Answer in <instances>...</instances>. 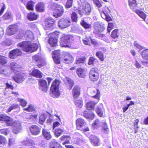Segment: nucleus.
<instances>
[{
	"instance_id": "1",
	"label": "nucleus",
	"mask_w": 148,
	"mask_h": 148,
	"mask_svg": "<svg viewBox=\"0 0 148 148\" xmlns=\"http://www.w3.org/2000/svg\"><path fill=\"white\" fill-rule=\"evenodd\" d=\"M100 92L98 89H97L96 94L93 97L97 99L96 102L89 101L86 103V107L88 110H85L83 113V116L87 119L92 120L94 118L95 115L92 111L88 110H93L95 106L99 99Z\"/></svg>"
},
{
	"instance_id": "2",
	"label": "nucleus",
	"mask_w": 148,
	"mask_h": 148,
	"mask_svg": "<svg viewBox=\"0 0 148 148\" xmlns=\"http://www.w3.org/2000/svg\"><path fill=\"white\" fill-rule=\"evenodd\" d=\"M0 121H5L7 126L12 125L13 132L15 134L19 132L21 130V126L19 121H14L12 118L3 114L0 115Z\"/></svg>"
},
{
	"instance_id": "3",
	"label": "nucleus",
	"mask_w": 148,
	"mask_h": 148,
	"mask_svg": "<svg viewBox=\"0 0 148 148\" xmlns=\"http://www.w3.org/2000/svg\"><path fill=\"white\" fill-rule=\"evenodd\" d=\"M17 46L26 52H32L36 51L38 47L37 44H32L29 41H23L17 44Z\"/></svg>"
},
{
	"instance_id": "4",
	"label": "nucleus",
	"mask_w": 148,
	"mask_h": 148,
	"mask_svg": "<svg viewBox=\"0 0 148 148\" xmlns=\"http://www.w3.org/2000/svg\"><path fill=\"white\" fill-rule=\"evenodd\" d=\"M60 83V82L58 80H56L52 83L50 90V94L51 97L56 98L60 95L59 89Z\"/></svg>"
},
{
	"instance_id": "5",
	"label": "nucleus",
	"mask_w": 148,
	"mask_h": 148,
	"mask_svg": "<svg viewBox=\"0 0 148 148\" xmlns=\"http://www.w3.org/2000/svg\"><path fill=\"white\" fill-rule=\"evenodd\" d=\"M50 8L54 10L53 16L56 18L61 16L64 11L63 7L59 4L53 3L49 5Z\"/></svg>"
},
{
	"instance_id": "6",
	"label": "nucleus",
	"mask_w": 148,
	"mask_h": 148,
	"mask_svg": "<svg viewBox=\"0 0 148 148\" xmlns=\"http://www.w3.org/2000/svg\"><path fill=\"white\" fill-rule=\"evenodd\" d=\"M93 33L97 37H104L105 34H103L101 33L104 30L103 27L101 25L99 22L95 23L94 25Z\"/></svg>"
},
{
	"instance_id": "7",
	"label": "nucleus",
	"mask_w": 148,
	"mask_h": 148,
	"mask_svg": "<svg viewBox=\"0 0 148 148\" xmlns=\"http://www.w3.org/2000/svg\"><path fill=\"white\" fill-rule=\"evenodd\" d=\"M59 33L57 31L50 33L49 35L48 42L52 47L56 46L57 44V38L59 37Z\"/></svg>"
},
{
	"instance_id": "8",
	"label": "nucleus",
	"mask_w": 148,
	"mask_h": 148,
	"mask_svg": "<svg viewBox=\"0 0 148 148\" xmlns=\"http://www.w3.org/2000/svg\"><path fill=\"white\" fill-rule=\"evenodd\" d=\"M15 75L12 77V78L17 83H20L23 82L26 78L25 74L20 71L14 73Z\"/></svg>"
},
{
	"instance_id": "9",
	"label": "nucleus",
	"mask_w": 148,
	"mask_h": 148,
	"mask_svg": "<svg viewBox=\"0 0 148 148\" xmlns=\"http://www.w3.org/2000/svg\"><path fill=\"white\" fill-rule=\"evenodd\" d=\"M89 76L90 80L92 81H96L99 78L98 71L97 68H93L90 71Z\"/></svg>"
},
{
	"instance_id": "10",
	"label": "nucleus",
	"mask_w": 148,
	"mask_h": 148,
	"mask_svg": "<svg viewBox=\"0 0 148 148\" xmlns=\"http://www.w3.org/2000/svg\"><path fill=\"white\" fill-rule=\"evenodd\" d=\"M18 27L16 25H11L8 26L6 31V34L9 36L14 34L18 30Z\"/></svg>"
},
{
	"instance_id": "11",
	"label": "nucleus",
	"mask_w": 148,
	"mask_h": 148,
	"mask_svg": "<svg viewBox=\"0 0 148 148\" xmlns=\"http://www.w3.org/2000/svg\"><path fill=\"white\" fill-rule=\"evenodd\" d=\"M32 59L38 63V67L40 68L43 65L44 61L40 54H38L33 56Z\"/></svg>"
},
{
	"instance_id": "12",
	"label": "nucleus",
	"mask_w": 148,
	"mask_h": 148,
	"mask_svg": "<svg viewBox=\"0 0 148 148\" xmlns=\"http://www.w3.org/2000/svg\"><path fill=\"white\" fill-rule=\"evenodd\" d=\"M21 51L19 49H16L11 51L9 52V57L11 59L16 58L18 56L21 55Z\"/></svg>"
},
{
	"instance_id": "13",
	"label": "nucleus",
	"mask_w": 148,
	"mask_h": 148,
	"mask_svg": "<svg viewBox=\"0 0 148 148\" xmlns=\"http://www.w3.org/2000/svg\"><path fill=\"white\" fill-rule=\"evenodd\" d=\"M74 40V37L72 35H65V47L72 48L71 44Z\"/></svg>"
},
{
	"instance_id": "14",
	"label": "nucleus",
	"mask_w": 148,
	"mask_h": 148,
	"mask_svg": "<svg viewBox=\"0 0 148 148\" xmlns=\"http://www.w3.org/2000/svg\"><path fill=\"white\" fill-rule=\"evenodd\" d=\"M106 8V10L103 9L101 15L103 18L106 19L107 21H109L112 20L111 18L108 14V13L110 11L108 7H107Z\"/></svg>"
},
{
	"instance_id": "15",
	"label": "nucleus",
	"mask_w": 148,
	"mask_h": 148,
	"mask_svg": "<svg viewBox=\"0 0 148 148\" xmlns=\"http://www.w3.org/2000/svg\"><path fill=\"white\" fill-rule=\"evenodd\" d=\"M60 50H56L52 53V56L55 62L57 64H58L60 63L59 59L60 57Z\"/></svg>"
},
{
	"instance_id": "16",
	"label": "nucleus",
	"mask_w": 148,
	"mask_h": 148,
	"mask_svg": "<svg viewBox=\"0 0 148 148\" xmlns=\"http://www.w3.org/2000/svg\"><path fill=\"white\" fill-rule=\"evenodd\" d=\"M39 89L44 92L47 91V85L46 81L43 79H40L39 80Z\"/></svg>"
},
{
	"instance_id": "17",
	"label": "nucleus",
	"mask_w": 148,
	"mask_h": 148,
	"mask_svg": "<svg viewBox=\"0 0 148 148\" xmlns=\"http://www.w3.org/2000/svg\"><path fill=\"white\" fill-rule=\"evenodd\" d=\"M72 94L74 99L77 98L80 94V87L76 85L72 90Z\"/></svg>"
},
{
	"instance_id": "18",
	"label": "nucleus",
	"mask_w": 148,
	"mask_h": 148,
	"mask_svg": "<svg viewBox=\"0 0 148 148\" xmlns=\"http://www.w3.org/2000/svg\"><path fill=\"white\" fill-rule=\"evenodd\" d=\"M42 134L44 138L47 140L50 139L52 138V136L49 130L47 129H43Z\"/></svg>"
},
{
	"instance_id": "19",
	"label": "nucleus",
	"mask_w": 148,
	"mask_h": 148,
	"mask_svg": "<svg viewBox=\"0 0 148 148\" xmlns=\"http://www.w3.org/2000/svg\"><path fill=\"white\" fill-rule=\"evenodd\" d=\"M77 127L79 130H81L82 127L86 125V124L84 121L81 118H78L76 121Z\"/></svg>"
},
{
	"instance_id": "20",
	"label": "nucleus",
	"mask_w": 148,
	"mask_h": 148,
	"mask_svg": "<svg viewBox=\"0 0 148 148\" xmlns=\"http://www.w3.org/2000/svg\"><path fill=\"white\" fill-rule=\"evenodd\" d=\"M10 67L12 70L15 73V72H19L20 71V65L15 62H12L10 64Z\"/></svg>"
},
{
	"instance_id": "21",
	"label": "nucleus",
	"mask_w": 148,
	"mask_h": 148,
	"mask_svg": "<svg viewBox=\"0 0 148 148\" xmlns=\"http://www.w3.org/2000/svg\"><path fill=\"white\" fill-rule=\"evenodd\" d=\"M31 133L34 135H37L40 132V129L37 126L33 125L30 127Z\"/></svg>"
},
{
	"instance_id": "22",
	"label": "nucleus",
	"mask_w": 148,
	"mask_h": 148,
	"mask_svg": "<svg viewBox=\"0 0 148 148\" xmlns=\"http://www.w3.org/2000/svg\"><path fill=\"white\" fill-rule=\"evenodd\" d=\"M65 80H66L65 82L66 87L68 89L71 90L74 84L73 81L70 78L67 77H65Z\"/></svg>"
},
{
	"instance_id": "23",
	"label": "nucleus",
	"mask_w": 148,
	"mask_h": 148,
	"mask_svg": "<svg viewBox=\"0 0 148 148\" xmlns=\"http://www.w3.org/2000/svg\"><path fill=\"white\" fill-rule=\"evenodd\" d=\"M1 18L5 21H10L12 19L13 16L11 12L7 11Z\"/></svg>"
},
{
	"instance_id": "24",
	"label": "nucleus",
	"mask_w": 148,
	"mask_h": 148,
	"mask_svg": "<svg viewBox=\"0 0 148 148\" xmlns=\"http://www.w3.org/2000/svg\"><path fill=\"white\" fill-rule=\"evenodd\" d=\"M53 25V23L50 21H45L44 27V29L45 30H51L52 29Z\"/></svg>"
},
{
	"instance_id": "25",
	"label": "nucleus",
	"mask_w": 148,
	"mask_h": 148,
	"mask_svg": "<svg viewBox=\"0 0 148 148\" xmlns=\"http://www.w3.org/2000/svg\"><path fill=\"white\" fill-rule=\"evenodd\" d=\"M27 17L29 20L33 21L37 19L38 18V15L35 13L32 12L28 14Z\"/></svg>"
},
{
	"instance_id": "26",
	"label": "nucleus",
	"mask_w": 148,
	"mask_h": 148,
	"mask_svg": "<svg viewBox=\"0 0 148 148\" xmlns=\"http://www.w3.org/2000/svg\"><path fill=\"white\" fill-rule=\"evenodd\" d=\"M50 148H61L60 144L55 140H53L49 143Z\"/></svg>"
},
{
	"instance_id": "27",
	"label": "nucleus",
	"mask_w": 148,
	"mask_h": 148,
	"mask_svg": "<svg viewBox=\"0 0 148 148\" xmlns=\"http://www.w3.org/2000/svg\"><path fill=\"white\" fill-rule=\"evenodd\" d=\"M41 73L38 70L34 69L30 74L37 78H40L42 77Z\"/></svg>"
},
{
	"instance_id": "28",
	"label": "nucleus",
	"mask_w": 148,
	"mask_h": 148,
	"mask_svg": "<svg viewBox=\"0 0 148 148\" xmlns=\"http://www.w3.org/2000/svg\"><path fill=\"white\" fill-rule=\"evenodd\" d=\"M65 64H69L72 62L73 58L71 55L68 53L65 52Z\"/></svg>"
},
{
	"instance_id": "29",
	"label": "nucleus",
	"mask_w": 148,
	"mask_h": 148,
	"mask_svg": "<svg viewBox=\"0 0 148 148\" xmlns=\"http://www.w3.org/2000/svg\"><path fill=\"white\" fill-rule=\"evenodd\" d=\"M0 73L6 75H10V72L9 69L6 68V67L3 66L0 67Z\"/></svg>"
},
{
	"instance_id": "30",
	"label": "nucleus",
	"mask_w": 148,
	"mask_h": 148,
	"mask_svg": "<svg viewBox=\"0 0 148 148\" xmlns=\"http://www.w3.org/2000/svg\"><path fill=\"white\" fill-rule=\"evenodd\" d=\"M80 24L85 29H89L91 27V24L86 19H83L80 22Z\"/></svg>"
},
{
	"instance_id": "31",
	"label": "nucleus",
	"mask_w": 148,
	"mask_h": 148,
	"mask_svg": "<svg viewBox=\"0 0 148 148\" xmlns=\"http://www.w3.org/2000/svg\"><path fill=\"white\" fill-rule=\"evenodd\" d=\"M76 72L77 75L80 78H84L85 75V70L82 68H77Z\"/></svg>"
},
{
	"instance_id": "32",
	"label": "nucleus",
	"mask_w": 148,
	"mask_h": 148,
	"mask_svg": "<svg viewBox=\"0 0 148 148\" xmlns=\"http://www.w3.org/2000/svg\"><path fill=\"white\" fill-rule=\"evenodd\" d=\"M103 123L100 122L98 120H96L92 123V126L94 129H97L100 126H102L103 125H102Z\"/></svg>"
},
{
	"instance_id": "33",
	"label": "nucleus",
	"mask_w": 148,
	"mask_h": 148,
	"mask_svg": "<svg viewBox=\"0 0 148 148\" xmlns=\"http://www.w3.org/2000/svg\"><path fill=\"white\" fill-rule=\"evenodd\" d=\"M22 144L27 146H33L35 145V143L34 141L29 139L24 140L22 142Z\"/></svg>"
},
{
	"instance_id": "34",
	"label": "nucleus",
	"mask_w": 148,
	"mask_h": 148,
	"mask_svg": "<svg viewBox=\"0 0 148 148\" xmlns=\"http://www.w3.org/2000/svg\"><path fill=\"white\" fill-rule=\"evenodd\" d=\"M118 30L115 29L112 32L111 35V37L113 38L112 41L114 42H116L117 40L118 35H117Z\"/></svg>"
},
{
	"instance_id": "35",
	"label": "nucleus",
	"mask_w": 148,
	"mask_h": 148,
	"mask_svg": "<svg viewBox=\"0 0 148 148\" xmlns=\"http://www.w3.org/2000/svg\"><path fill=\"white\" fill-rule=\"evenodd\" d=\"M99 139L96 136H94L92 139H90L91 143L94 146H97L98 145L99 142Z\"/></svg>"
},
{
	"instance_id": "36",
	"label": "nucleus",
	"mask_w": 148,
	"mask_h": 148,
	"mask_svg": "<svg viewBox=\"0 0 148 148\" xmlns=\"http://www.w3.org/2000/svg\"><path fill=\"white\" fill-rule=\"evenodd\" d=\"M71 31L75 33H80L82 32V28L76 26H73L71 28Z\"/></svg>"
},
{
	"instance_id": "37",
	"label": "nucleus",
	"mask_w": 148,
	"mask_h": 148,
	"mask_svg": "<svg viewBox=\"0 0 148 148\" xmlns=\"http://www.w3.org/2000/svg\"><path fill=\"white\" fill-rule=\"evenodd\" d=\"M85 59L86 58L84 56H82L80 58L77 57L75 62L76 64H83L84 62Z\"/></svg>"
},
{
	"instance_id": "38",
	"label": "nucleus",
	"mask_w": 148,
	"mask_h": 148,
	"mask_svg": "<svg viewBox=\"0 0 148 148\" xmlns=\"http://www.w3.org/2000/svg\"><path fill=\"white\" fill-rule=\"evenodd\" d=\"M44 3H40L37 5L36 8L37 11L42 12L44 10Z\"/></svg>"
},
{
	"instance_id": "39",
	"label": "nucleus",
	"mask_w": 148,
	"mask_h": 148,
	"mask_svg": "<svg viewBox=\"0 0 148 148\" xmlns=\"http://www.w3.org/2000/svg\"><path fill=\"white\" fill-rule=\"evenodd\" d=\"M102 124L103 125L102 126V132L105 134H107L109 132V129L108 128L107 124L105 122L103 123Z\"/></svg>"
},
{
	"instance_id": "40",
	"label": "nucleus",
	"mask_w": 148,
	"mask_h": 148,
	"mask_svg": "<svg viewBox=\"0 0 148 148\" xmlns=\"http://www.w3.org/2000/svg\"><path fill=\"white\" fill-rule=\"evenodd\" d=\"M84 10L87 15H89L90 14L91 11V8L90 5L88 3H86Z\"/></svg>"
},
{
	"instance_id": "41",
	"label": "nucleus",
	"mask_w": 148,
	"mask_h": 148,
	"mask_svg": "<svg viewBox=\"0 0 148 148\" xmlns=\"http://www.w3.org/2000/svg\"><path fill=\"white\" fill-rule=\"evenodd\" d=\"M102 106V105L101 104L97 106V109L96 110V112L97 114L100 117H102L103 116V112L102 111L101 107Z\"/></svg>"
},
{
	"instance_id": "42",
	"label": "nucleus",
	"mask_w": 148,
	"mask_h": 148,
	"mask_svg": "<svg viewBox=\"0 0 148 148\" xmlns=\"http://www.w3.org/2000/svg\"><path fill=\"white\" fill-rule=\"evenodd\" d=\"M142 58L146 60H148V49H145L141 53Z\"/></svg>"
},
{
	"instance_id": "43",
	"label": "nucleus",
	"mask_w": 148,
	"mask_h": 148,
	"mask_svg": "<svg viewBox=\"0 0 148 148\" xmlns=\"http://www.w3.org/2000/svg\"><path fill=\"white\" fill-rule=\"evenodd\" d=\"M25 35L30 40H33L34 39L33 34L32 32L30 30H27L25 33Z\"/></svg>"
},
{
	"instance_id": "44",
	"label": "nucleus",
	"mask_w": 148,
	"mask_h": 148,
	"mask_svg": "<svg viewBox=\"0 0 148 148\" xmlns=\"http://www.w3.org/2000/svg\"><path fill=\"white\" fill-rule=\"evenodd\" d=\"M34 4V3L32 1H28L26 5L27 8L29 10H33V7Z\"/></svg>"
},
{
	"instance_id": "45",
	"label": "nucleus",
	"mask_w": 148,
	"mask_h": 148,
	"mask_svg": "<svg viewBox=\"0 0 148 148\" xmlns=\"http://www.w3.org/2000/svg\"><path fill=\"white\" fill-rule=\"evenodd\" d=\"M129 5L131 8H134L136 7L137 3L136 0H129Z\"/></svg>"
},
{
	"instance_id": "46",
	"label": "nucleus",
	"mask_w": 148,
	"mask_h": 148,
	"mask_svg": "<svg viewBox=\"0 0 148 148\" xmlns=\"http://www.w3.org/2000/svg\"><path fill=\"white\" fill-rule=\"evenodd\" d=\"M17 108H20V106L16 104H12L7 110L6 112L8 113L10 112L12 110Z\"/></svg>"
},
{
	"instance_id": "47",
	"label": "nucleus",
	"mask_w": 148,
	"mask_h": 148,
	"mask_svg": "<svg viewBox=\"0 0 148 148\" xmlns=\"http://www.w3.org/2000/svg\"><path fill=\"white\" fill-rule=\"evenodd\" d=\"M93 2L96 7L100 8L102 7V3L103 2L101 0H92Z\"/></svg>"
},
{
	"instance_id": "48",
	"label": "nucleus",
	"mask_w": 148,
	"mask_h": 148,
	"mask_svg": "<svg viewBox=\"0 0 148 148\" xmlns=\"http://www.w3.org/2000/svg\"><path fill=\"white\" fill-rule=\"evenodd\" d=\"M46 118V115L45 114H41L39 117V123L42 125L44 123Z\"/></svg>"
},
{
	"instance_id": "49",
	"label": "nucleus",
	"mask_w": 148,
	"mask_h": 148,
	"mask_svg": "<svg viewBox=\"0 0 148 148\" xmlns=\"http://www.w3.org/2000/svg\"><path fill=\"white\" fill-rule=\"evenodd\" d=\"M17 100L20 102V105L23 107H25L27 104V101L23 99L18 98Z\"/></svg>"
},
{
	"instance_id": "50",
	"label": "nucleus",
	"mask_w": 148,
	"mask_h": 148,
	"mask_svg": "<svg viewBox=\"0 0 148 148\" xmlns=\"http://www.w3.org/2000/svg\"><path fill=\"white\" fill-rule=\"evenodd\" d=\"M64 132V129L57 128L55 130L54 134L56 136L59 137Z\"/></svg>"
},
{
	"instance_id": "51",
	"label": "nucleus",
	"mask_w": 148,
	"mask_h": 148,
	"mask_svg": "<svg viewBox=\"0 0 148 148\" xmlns=\"http://www.w3.org/2000/svg\"><path fill=\"white\" fill-rule=\"evenodd\" d=\"M59 27L62 29L65 28V19H61L58 22Z\"/></svg>"
},
{
	"instance_id": "52",
	"label": "nucleus",
	"mask_w": 148,
	"mask_h": 148,
	"mask_svg": "<svg viewBox=\"0 0 148 148\" xmlns=\"http://www.w3.org/2000/svg\"><path fill=\"white\" fill-rule=\"evenodd\" d=\"M74 99V101L76 105L77 106L80 108L82 106V100L81 99L78 100L77 98Z\"/></svg>"
},
{
	"instance_id": "53",
	"label": "nucleus",
	"mask_w": 148,
	"mask_h": 148,
	"mask_svg": "<svg viewBox=\"0 0 148 148\" xmlns=\"http://www.w3.org/2000/svg\"><path fill=\"white\" fill-rule=\"evenodd\" d=\"M136 12L141 18L143 19L144 21H145L146 15L143 12L140 11L138 10H137Z\"/></svg>"
},
{
	"instance_id": "54",
	"label": "nucleus",
	"mask_w": 148,
	"mask_h": 148,
	"mask_svg": "<svg viewBox=\"0 0 148 148\" xmlns=\"http://www.w3.org/2000/svg\"><path fill=\"white\" fill-rule=\"evenodd\" d=\"M60 45L62 47H65V34H63L60 41Z\"/></svg>"
},
{
	"instance_id": "55",
	"label": "nucleus",
	"mask_w": 148,
	"mask_h": 148,
	"mask_svg": "<svg viewBox=\"0 0 148 148\" xmlns=\"http://www.w3.org/2000/svg\"><path fill=\"white\" fill-rule=\"evenodd\" d=\"M96 56L101 61L104 60V57L103 54L101 51H99L96 52Z\"/></svg>"
},
{
	"instance_id": "56",
	"label": "nucleus",
	"mask_w": 148,
	"mask_h": 148,
	"mask_svg": "<svg viewBox=\"0 0 148 148\" xmlns=\"http://www.w3.org/2000/svg\"><path fill=\"white\" fill-rule=\"evenodd\" d=\"M24 32L23 30L19 31L18 34L16 36V38L17 39H22L23 36Z\"/></svg>"
},
{
	"instance_id": "57",
	"label": "nucleus",
	"mask_w": 148,
	"mask_h": 148,
	"mask_svg": "<svg viewBox=\"0 0 148 148\" xmlns=\"http://www.w3.org/2000/svg\"><path fill=\"white\" fill-rule=\"evenodd\" d=\"M23 110L28 112H32L34 111L35 108L33 106L30 105H29L27 107L24 108Z\"/></svg>"
},
{
	"instance_id": "58",
	"label": "nucleus",
	"mask_w": 148,
	"mask_h": 148,
	"mask_svg": "<svg viewBox=\"0 0 148 148\" xmlns=\"http://www.w3.org/2000/svg\"><path fill=\"white\" fill-rule=\"evenodd\" d=\"M73 0H68L65 4V8L67 9L71 8L72 6Z\"/></svg>"
},
{
	"instance_id": "59",
	"label": "nucleus",
	"mask_w": 148,
	"mask_h": 148,
	"mask_svg": "<svg viewBox=\"0 0 148 148\" xmlns=\"http://www.w3.org/2000/svg\"><path fill=\"white\" fill-rule=\"evenodd\" d=\"M6 58L4 56L0 55V64H4L7 63Z\"/></svg>"
},
{
	"instance_id": "60",
	"label": "nucleus",
	"mask_w": 148,
	"mask_h": 148,
	"mask_svg": "<svg viewBox=\"0 0 148 148\" xmlns=\"http://www.w3.org/2000/svg\"><path fill=\"white\" fill-rule=\"evenodd\" d=\"M7 143V141L5 138L2 136H0V144L5 145Z\"/></svg>"
},
{
	"instance_id": "61",
	"label": "nucleus",
	"mask_w": 148,
	"mask_h": 148,
	"mask_svg": "<svg viewBox=\"0 0 148 148\" xmlns=\"http://www.w3.org/2000/svg\"><path fill=\"white\" fill-rule=\"evenodd\" d=\"M114 25L112 23H109L107 28V31L108 32H110L111 29L113 28Z\"/></svg>"
},
{
	"instance_id": "62",
	"label": "nucleus",
	"mask_w": 148,
	"mask_h": 148,
	"mask_svg": "<svg viewBox=\"0 0 148 148\" xmlns=\"http://www.w3.org/2000/svg\"><path fill=\"white\" fill-rule=\"evenodd\" d=\"M95 60V59L94 58L92 57H90L89 59V61H88L89 64V65L92 64L93 63Z\"/></svg>"
},
{
	"instance_id": "63",
	"label": "nucleus",
	"mask_w": 148,
	"mask_h": 148,
	"mask_svg": "<svg viewBox=\"0 0 148 148\" xmlns=\"http://www.w3.org/2000/svg\"><path fill=\"white\" fill-rule=\"evenodd\" d=\"M60 125V123L58 121L54 122L53 124V128L54 129L55 128L58 127Z\"/></svg>"
},
{
	"instance_id": "64",
	"label": "nucleus",
	"mask_w": 148,
	"mask_h": 148,
	"mask_svg": "<svg viewBox=\"0 0 148 148\" xmlns=\"http://www.w3.org/2000/svg\"><path fill=\"white\" fill-rule=\"evenodd\" d=\"M71 138L70 136L68 135H65V144L66 143H69V141L71 140Z\"/></svg>"
}]
</instances>
